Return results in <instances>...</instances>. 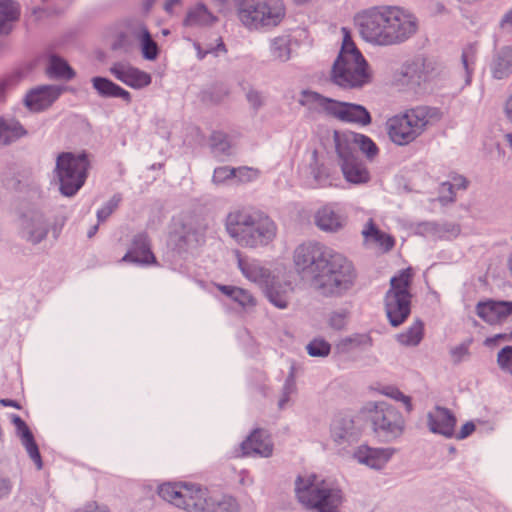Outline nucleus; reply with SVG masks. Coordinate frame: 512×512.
I'll list each match as a JSON object with an SVG mask.
<instances>
[{
  "instance_id": "1",
  "label": "nucleus",
  "mask_w": 512,
  "mask_h": 512,
  "mask_svg": "<svg viewBox=\"0 0 512 512\" xmlns=\"http://www.w3.org/2000/svg\"><path fill=\"white\" fill-rule=\"evenodd\" d=\"M299 273L312 279L313 286L325 296L340 295L354 283L352 263L342 254L318 243L302 244L294 252Z\"/></svg>"
},
{
  "instance_id": "2",
  "label": "nucleus",
  "mask_w": 512,
  "mask_h": 512,
  "mask_svg": "<svg viewBox=\"0 0 512 512\" xmlns=\"http://www.w3.org/2000/svg\"><path fill=\"white\" fill-rule=\"evenodd\" d=\"M364 39L379 45L400 44L418 30V20L397 6L376 7L359 13L356 18Z\"/></svg>"
},
{
  "instance_id": "3",
  "label": "nucleus",
  "mask_w": 512,
  "mask_h": 512,
  "mask_svg": "<svg viewBox=\"0 0 512 512\" xmlns=\"http://www.w3.org/2000/svg\"><path fill=\"white\" fill-rule=\"evenodd\" d=\"M334 141L345 179L353 184L367 183L370 173L360 159L359 151L373 159L378 154L375 143L370 138L351 131L335 132Z\"/></svg>"
},
{
  "instance_id": "4",
  "label": "nucleus",
  "mask_w": 512,
  "mask_h": 512,
  "mask_svg": "<svg viewBox=\"0 0 512 512\" xmlns=\"http://www.w3.org/2000/svg\"><path fill=\"white\" fill-rule=\"evenodd\" d=\"M226 228L231 237L246 247L267 245L276 236L275 223L259 211L239 209L230 212Z\"/></svg>"
},
{
  "instance_id": "5",
  "label": "nucleus",
  "mask_w": 512,
  "mask_h": 512,
  "mask_svg": "<svg viewBox=\"0 0 512 512\" xmlns=\"http://www.w3.org/2000/svg\"><path fill=\"white\" fill-rule=\"evenodd\" d=\"M442 112L433 107L418 106L395 115L386 123L389 138L398 145L416 140L428 127L442 119Z\"/></svg>"
},
{
  "instance_id": "6",
  "label": "nucleus",
  "mask_w": 512,
  "mask_h": 512,
  "mask_svg": "<svg viewBox=\"0 0 512 512\" xmlns=\"http://www.w3.org/2000/svg\"><path fill=\"white\" fill-rule=\"evenodd\" d=\"M343 42L332 70L333 81L342 87H360L370 81L368 64L356 47L350 31L343 27Z\"/></svg>"
},
{
  "instance_id": "7",
  "label": "nucleus",
  "mask_w": 512,
  "mask_h": 512,
  "mask_svg": "<svg viewBox=\"0 0 512 512\" xmlns=\"http://www.w3.org/2000/svg\"><path fill=\"white\" fill-rule=\"evenodd\" d=\"M238 267L242 274L251 282L264 289L269 301L280 309L287 308L293 287L289 281L280 282V275L262 266L256 260H249L237 253Z\"/></svg>"
},
{
  "instance_id": "8",
  "label": "nucleus",
  "mask_w": 512,
  "mask_h": 512,
  "mask_svg": "<svg viewBox=\"0 0 512 512\" xmlns=\"http://www.w3.org/2000/svg\"><path fill=\"white\" fill-rule=\"evenodd\" d=\"M296 494L302 504L318 512H339L343 500L338 488L314 474L298 478Z\"/></svg>"
},
{
  "instance_id": "9",
  "label": "nucleus",
  "mask_w": 512,
  "mask_h": 512,
  "mask_svg": "<svg viewBox=\"0 0 512 512\" xmlns=\"http://www.w3.org/2000/svg\"><path fill=\"white\" fill-rule=\"evenodd\" d=\"M226 4L228 0H219ZM238 18L249 29L272 28L278 26L286 16V8L281 0H233Z\"/></svg>"
},
{
  "instance_id": "10",
  "label": "nucleus",
  "mask_w": 512,
  "mask_h": 512,
  "mask_svg": "<svg viewBox=\"0 0 512 512\" xmlns=\"http://www.w3.org/2000/svg\"><path fill=\"white\" fill-rule=\"evenodd\" d=\"M299 102L311 111L324 113L344 122L361 125L371 122V116L363 106L336 101L316 92L303 91Z\"/></svg>"
},
{
  "instance_id": "11",
  "label": "nucleus",
  "mask_w": 512,
  "mask_h": 512,
  "mask_svg": "<svg viewBox=\"0 0 512 512\" xmlns=\"http://www.w3.org/2000/svg\"><path fill=\"white\" fill-rule=\"evenodd\" d=\"M415 270L408 267L399 272L390 281V289L386 294L385 306L388 319L392 326L401 325L411 312V286Z\"/></svg>"
},
{
  "instance_id": "12",
  "label": "nucleus",
  "mask_w": 512,
  "mask_h": 512,
  "mask_svg": "<svg viewBox=\"0 0 512 512\" xmlns=\"http://www.w3.org/2000/svg\"><path fill=\"white\" fill-rule=\"evenodd\" d=\"M159 495L187 512H207L211 500L207 489L186 482L165 483L160 486Z\"/></svg>"
},
{
  "instance_id": "13",
  "label": "nucleus",
  "mask_w": 512,
  "mask_h": 512,
  "mask_svg": "<svg viewBox=\"0 0 512 512\" xmlns=\"http://www.w3.org/2000/svg\"><path fill=\"white\" fill-rule=\"evenodd\" d=\"M89 168V160L85 153L75 155L63 152L58 155L56 174L60 183V191L65 196H73L84 184Z\"/></svg>"
},
{
  "instance_id": "14",
  "label": "nucleus",
  "mask_w": 512,
  "mask_h": 512,
  "mask_svg": "<svg viewBox=\"0 0 512 512\" xmlns=\"http://www.w3.org/2000/svg\"><path fill=\"white\" fill-rule=\"evenodd\" d=\"M437 73L436 62L425 55L408 59L396 73V81L401 85L419 86L432 79Z\"/></svg>"
},
{
  "instance_id": "15",
  "label": "nucleus",
  "mask_w": 512,
  "mask_h": 512,
  "mask_svg": "<svg viewBox=\"0 0 512 512\" xmlns=\"http://www.w3.org/2000/svg\"><path fill=\"white\" fill-rule=\"evenodd\" d=\"M365 409L370 413L375 432H382L385 436L391 437H397L402 433L403 418L391 405L384 402L371 403Z\"/></svg>"
},
{
  "instance_id": "16",
  "label": "nucleus",
  "mask_w": 512,
  "mask_h": 512,
  "mask_svg": "<svg viewBox=\"0 0 512 512\" xmlns=\"http://www.w3.org/2000/svg\"><path fill=\"white\" fill-rule=\"evenodd\" d=\"M348 216L337 203L326 204L315 214V223L323 231L337 232L347 224Z\"/></svg>"
},
{
  "instance_id": "17",
  "label": "nucleus",
  "mask_w": 512,
  "mask_h": 512,
  "mask_svg": "<svg viewBox=\"0 0 512 512\" xmlns=\"http://www.w3.org/2000/svg\"><path fill=\"white\" fill-rule=\"evenodd\" d=\"M127 37H131L139 43L143 57L145 59L155 60L158 57V45L144 24L137 23L131 25L128 29L127 35L121 36L119 46L124 47L129 44Z\"/></svg>"
},
{
  "instance_id": "18",
  "label": "nucleus",
  "mask_w": 512,
  "mask_h": 512,
  "mask_svg": "<svg viewBox=\"0 0 512 512\" xmlns=\"http://www.w3.org/2000/svg\"><path fill=\"white\" fill-rule=\"evenodd\" d=\"M110 72L115 78L134 89L144 88L151 83L150 74L129 63L117 62L110 67Z\"/></svg>"
},
{
  "instance_id": "19",
  "label": "nucleus",
  "mask_w": 512,
  "mask_h": 512,
  "mask_svg": "<svg viewBox=\"0 0 512 512\" xmlns=\"http://www.w3.org/2000/svg\"><path fill=\"white\" fill-rule=\"evenodd\" d=\"M476 310L485 322L491 325L500 324L512 315V302L489 300L478 303Z\"/></svg>"
},
{
  "instance_id": "20",
  "label": "nucleus",
  "mask_w": 512,
  "mask_h": 512,
  "mask_svg": "<svg viewBox=\"0 0 512 512\" xmlns=\"http://www.w3.org/2000/svg\"><path fill=\"white\" fill-rule=\"evenodd\" d=\"M241 456L252 454L268 457L272 454L273 445L269 435L262 429L254 430L241 444Z\"/></svg>"
},
{
  "instance_id": "21",
  "label": "nucleus",
  "mask_w": 512,
  "mask_h": 512,
  "mask_svg": "<svg viewBox=\"0 0 512 512\" xmlns=\"http://www.w3.org/2000/svg\"><path fill=\"white\" fill-rule=\"evenodd\" d=\"M122 260L146 265L156 264V258L151 251L148 236L143 233L135 236L131 249Z\"/></svg>"
},
{
  "instance_id": "22",
  "label": "nucleus",
  "mask_w": 512,
  "mask_h": 512,
  "mask_svg": "<svg viewBox=\"0 0 512 512\" xmlns=\"http://www.w3.org/2000/svg\"><path fill=\"white\" fill-rule=\"evenodd\" d=\"M61 89L56 86H43L32 90L25 99L30 110L41 111L48 108L59 97Z\"/></svg>"
},
{
  "instance_id": "23",
  "label": "nucleus",
  "mask_w": 512,
  "mask_h": 512,
  "mask_svg": "<svg viewBox=\"0 0 512 512\" xmlns=\"http://www.w3.org/2000/svg\"><path fill=\"white\" fill-rule=\"evenodd\" d=\"M362 236L365 243L379 247L383 252H389L395 246L393 236L382 231L375 221L370 218L362 229Z\"/></svg>"
},
{
  "instance_id": "24",
  "label": "nucleus",
  "mask_w": 512,
  "mask_h": 512,
  "mask_svg": "<svg viewBox=\"0 0 512 512\" xmlns=\"http://www.w3.org/2000/svg\"><path fill=\"white\" fill-rule=\"evenodd\" d=\"M428 423L432 432L450 437L454 432L456 418L448 409L437 407L429 413Z\"/></svg>"
},
{
  "instance_id": "25",
  "label": "nucleus",
  "mask_w": 512,
  "mask_h": 512,
  "mask_svg": "<svg viewBox=\"0 0 512 512\" xmlns=\"http://www.w3.org/2000/svg\"><path fill=\"white\" fill-rule=\"evenodd\" d=\"M392 451L390 449H376L368 446H362L357 449L354 456L363 464L371 468L380 469L390 459Z\"/></svg>"
},
{
  "instance_id": "26",
  "label": "nucleus",
  "mask_w": 512,
  "mask_h": 512,
  "mask_svg": "<svg viewBox=\"0 0 512 512\" xmlns=\"http://www.w3.org/2000/svg\"><path fill=\"white\" fill-rule=\"evenodd\" d=\"M15 424L20 433L23 445L25 446L30 458L34 461L37 469H42V459L34 436L26 423L19 417L15 418Z\"/></svg>"
},
{
  "instance_id": "27",
  "label": "nucleus",
  "mask_w": 512,
  "mask_h": 512,
  "mask_svg": "<svg viewBox=\"0 0 512 512\" xmlns=\"http://www.w3.org/2000/svg\"><path fill=\"white\" fill-rule=\"evenodd\" d=\"M20 16L19 4L13 0H0V34L7 35L12 31L13 23Z\"/></svg>"
},
{
  "instance_id": "28",
  "label": "nucleus",
  "mask_w": 512,
  "mask_h": 512,
  "mask_svg": "<svg viewBox=\"0 0 512 512\" xmlns=\"http://www.w3.org/2000/svg\"><path fill=\"white\" fill-rule=\"evenodd\" d=\"M217 17L203 4L190 7L184 19V25L189 27H206L214 24Z\"/></svg>"
},
{
  "instance_id": "29",
  "label": "nucleus",
  "mask_w": 512,
  "mask_h": 512,
  "mask_svg": "<svg viewBox=\"0 0 512 512\" xmlns=\"http://www.w3.org/2000/svg\"><path fill=\"white\" fill-rule=\"evenodd\" d=\"M492 72L497 79H504L512 73V47H504L497 52Z\"/></svg>"
},
{
  "instance_id": "30",
  "label": "nucleus",
  "mask_w": 512,
  "mask_h": 512,
  "mask_svg": "<svg viewBox=\"0 0 512 512\" xmlns=\"http://www.w3.org/2000/svg\"><path fill=\"white\" fill-rule=\"evenodd\" d=\"M92 83L94 88L98 91V93L105 97H119L125 100L126 102L131 101L130 93L113 83L112 81L102 78V77H94L92 79Z\"/></svg>"
},
{
  "instance_id": "31",
  "label": "nucleus",
  "mask_w": 512,
  "mask_h": 512,
  "mask_svg": "<svg viewBox=\"0 0 512 512\" xmlns=\"http://www.w3.org/2000/svg\"><path fill=\"white\" fill-rule=\"evenodd\" d=\"M217 288L243 308L255 307L257 304L256 298L246 289L230 285H217Z\"/></svg>"
},
{
  "instance_id": "32",
  "label": "nucleus",
  "mask_w": 512,
  "mask_h": 512,
  "mask_svg": "<svg viewBox=\"0 0 512 512\" xmlns=\"http://www.w3.org/2000/svg\"><path fill=\"white\" fill-rule=\"evenodd\" d=\"M24 134L22 126L12 119H0V146L7 145Z\"/></svg>"
},
{
  "instance_id": "33",
  "label": "nucleus",
  "mask_w": 512,
  "mask_h": 512,
  "mask_svg": "<svg viewBox=\"0 0 512 512\" xmlns=\"http://www.w3.org/2000/svg\"><path fill=\"white\" fill-rule=\"evenodd\" d=\"M424 335V324L422 321H416L406 332L398 336L401 344L407 346H416L420 343Z\"/></svg>"
},
{
  "instance_id": "34",
  "label": "nucleus",
  "mask_w": 512,
  "mask_h": 512,
  "mask_svg": "<svg viewBox=\"0 0 512 512\" xmlns=\"http://www.w3.org/2000/svg\"><path fill=\"white\" fill-rule=\"evenodd\" d=\"M353 421L347 417H337L332 423V435L337 443H341L352 434Z\"/></svg>"
},
{
  "instance_id": "35",
  "label": "nucleus",
  "mask_w": 512,
  "mask_h": 512,
  "mask_svg": "<svg viewBox=\"0 0 512 512\" xmlns=\"http://www.w3.org/2000/svg\"><path fill=\"white\" fill-rule=\"evenodd\" d=\"M48 72L64 79H71L75 74L65 60L55 55H52L49 59Z\"/></svg>"
},
{
  "instance_id": "36",
  "label": "nucleus",
  "mask_w": 512,
  "mask_h": 512,
  "mask_svg": "<svg viewBox=\"0 0 512 512\" xmlns=\"http://www.w3.org/2000/svg\"><path fill=\"white\" fill-rule=\"evenodd\" d=\"M207 508V512H239L238 503L230 496H224L221 499L211 497Z\"/></svg>"
},
{
  "instance_id": "37",
  "label": "nucleus",
  "mask_w": 512,
  "mask_h": 512,
  "mask_svg": "<svg viewBox=\"0 0 512 512\" xmlns=\"http://www.w3.org/2000/svg\"><path fill=\"white\" fill-rule=\"evenodd\" d=\"M477 47L475 44H468L463 48L462 64L466 71L467 82L470 81L471 74L474 69Z\"/></svg>"
},
{
  "instance_id": "38",
  "label": "nucleus",
  "mask_w": 512,
  "mask_h": 512,
  "mask_svg": "<svg viewBox=\"0 0 512 512\" xmlns=\"http://www.w3.org/2000/svg\"><path fill=\"white\" fill-rule=\"evenodd\" d=\"M307 351L314 357H326L331 351V345L324 339L316 338L307 345Z\"/></svg>"
},
{
  "instance_id": "39",
  "label": "nucleus",
  "mask_w": 512,
  "mask_h": 512,
  "mask_svg": "<svg viewBox=\"0 0 512 512\" xmlns=\"http://www.w3.org/2000/svg\"><path fill=\"white\" fill-rule=\"evenodd\" d=\"M28 240L36 244L43 240L47 234V229L41 219L34 220L28 227Z\"/></svg>"
},
{
  "instance_id": "40",
  "label": "nucleus",
  "mask_w": 512,
  "mask_h": 512,
  "mask_svg": "<svg viewBox=\"0 0 512 512\" xmlns=\"http://www.w3.org/2000/svg\"><path fill=\"white\" fill-rule=\"evenodd\" d=\"M499 367L512 375V346L504 347L497 356Z\"/></svg>"
},
{
  "instance_id": "41",
  "label": "nucleus",
  "mask_w": 512,
  "mask_h": 512,
  "mask_svg": "<svg viewBox=\"0 0 512 512\" xmlns=\"http://www.w3.org/2000/svg\"><path fill=\"white\" fill-rule=\"evenodd\" d=\"M272 50L279 59H288L289 57L288 42L285 38H275L272 42Z\"/></svg>"
},
{
  "instance_id": "42",
  "label": "nucleus",
  "mask_w": 512,
  "mask_h": 512,
  "mask_svg": "<svg viewBox=\"0 0 512 512\" xmlns=\"http://www.w3.org/2000/svg\"><path fill=\"white\" fill-rule=\"evenodd\" d=\"M348 313L345 310L333 312L328 319L329 326L335 330H341L345 327Z\"/></svg>"
},
{
  "instance_id": "43",
  "label": "nucleus",
  "mask_w": 512,
  "mask_h": 512,
  "mask_svg": "<svg viewBox=\"0 0 512 512\" xmlns=\"http://www.w3.org/2000/svg\"><path fill=\"white\" fill-rule=\"evenodd\" d=\"M235 168L219 167L216 168L213 175V181L217 184L225 183L227 180L234 178Z\"/></svg>"
},
{
  "instance_id": "44",
  "label": "nucleus",
  "mask_w": 512,
  "mask_h": 512,
  "mask_svg": "<svg viewBox=\"0 0 512 512\" xmlns=\"http://www.w3.org/2000/svg\"><path fill=\"white\" fill-rule=\"evenodd\" d=\"M235 171L234 178H238L240 182H250L258 176V171L253 168L239 167L235 168Z\"/></svg>"
},
{
  "instance_id": "45",
  "label": "nucleus",
  "mask_w": 512,
  "mask_h": 512,
  "mask_svg": "<svg viewBox=\"0 0 512 512\" xmlns=\"http://www.w3.org/2000/svg\"><path fill=\"white\" fill-rule=\"evenodd\" d=\"M455 191L451 182H444L439 188V199L441 202H452L454 200Z\"/></svg>"
},
{
  "instance_id": "46",
  "label": "nucleus",
  "mask_w": 512,
  "mask_h": 512,
  "mask_svg": "<svg viewBox=\"0 0 512 512\" xmlns=\"http://www.w3.org/2000/svg\"><path fill=\"white\" fill-rule=\"evenodd\" d=\"M386 395H389L390 397L396 399V400H400L402 401L405 406H406V409L408 412H410L412 410V404H411V399L408 397V396H405L402 392H400L399 390L397 389H394V388H389L386 392H385Z\"/></svg>"
},
{
  "instance_id": "47",
  "label": "nucleus",
  "mask_w": 512,
  "mask_h": 512,
  "mask_svg": "<svg viewBox=\"0 0 512 512\" xmlns=\"http://www.w3.org/2000/svg\"><path fill=\"white\" fill-rule=\"evenodd\" d=\"M218 40H219V43H218V45H217V47H216V48H214V47H208V48H206V49H203L199 43H196V44H195V47H196V49H197V51H198V57H199V59H203V58L205 57V55H206V54H208V53H212V52H216V51H218V50H221V51H223V52H226V47H225V44L223 43L222 39H221V38H219Z\"/></svg>"
},
{
  "instance_id": "48",
  "label": "nucleus",
  "mask_w": 512,
  "mask_h": 512,
  "mask_svg": "<svg viewBox=\"0 0 512 512\" xmlns=\"http://www.w3.org/2000/svg\"><path fill=\"white\" fill-rule=\"evenodd\" d=\"M74 512H110V510L107 506L100 505L97 502H90Z\"/></svg>"
},
{
  "instance_id": "49",
  "label": "nucleus",
  "mask_w": 512,
  "mask_h": 512,
  "mask_svg": "<svg viewBox=\"0 0 512 512\" xmlns=\"http://www.w3.org/2000/svg\"><path fill=\"white\" fill-rule=\"evenodd\" d=\"M118 201L111 200L105 207L98 212L99 221L106 220L117 208Z\"/></svg>"
},
{
  "instance_id": "50",
  "label": "nucleus",
  "mask_w": 512,
  "mask_h": 512,
  "mask_svg": "<svg viewBox=\"0 0 512 512\" xmlns=\"http://www.w3.org/2000/svg\"><path fill=\"white\" fill-rule=\"evenodd\" d=\"M502 341H512V333L497 334L493 337H489L485 340L484 344L488 347H492Z\"/></svg>"
},
{
  "instance_id": "51",
  "label": "nucleus",
  "mask_w": 512,
  "mask_h": 512,
  "mask_svg": "<svg viewBox=\"0 0 512 512\" xmlns=\"http://www.w3.org/2000/svg\"><path fill=\"white\" fill-rule=\"evenodd\" d=\"M475 431V425L473 422H467L465 423L460 432L456 435V438L458 439H464L471 435Z\"/></svg>"
},
{
  "instance_id": "52",
  "label": "nucleus",
  "mask_w": 512,
  "mask_h": 512,
  "mask_svg": "<svg viewBox=\"0 0 512 512\" xmlns=\"http://www.w3.org/2000/svg\"><path fill=\"white\" fill-rule=\"evenodd\" d=\"M247 99L255 108L261 106L262 104V96L257 91H250L247 94Z\"/></svg>"
},
{
  "instance_id": "53",
  "label": "nucleus",
  "mask_w": 512,
  "mask_h": 512,
  "mask_svg": "<svg viewBox=\"0 0 512 512\" xmlns=\"http://www.w3.org/2000/svg\"><path fill=\"white\" fill-rule=\"evenodd\" d=\"M467 180L462 176H456L453 178V181L451 184L453 185L454 189H465L467 187Z\"/></svg>"
},
{
  "instance_id": "54",
  "label": "nucleus",
  "mask_w": 512,
  "mask_h": 512,
  "mask_svg": "<svg viewBox=\"0 0 512 512\" xmlns=\"http://www.w3.org/2000/svg\"><path fill=\"white\" fill-rule=\"evenodd\" d=\"M504 114L506 119L512 124V95L505 102Z\"/></svg>"
},
{
  "instance_id": "55",
  "label": "nucleus",
  "mask_w": 512,
  "mask_h": 512,
  "mask_svg": "<svg viewBox=\"0 0 512 512\" xmlns=\"http://www.w3.org/2000/svg\"><path fill=\"white\" fill-rule=\"evenodd\" d=\"M291 389H292V384L288 383L286 385V387H285L284 396L279 401V407L280 408H283L285 403L288 402V400H289V393H290Z\"/></svg>"
},
{
  "instance_id": "56",
  "label": "nucleus",
  "mask_w": 512,
  "mask_h": 512,
  "mask_svg": "<svg viewBox=\"0 0 512 512\" xmlns=\"http://www.w3.org/2000/svg\"><path fill=\"white\" fill-rule=\"evenodd\" d=\"M10 491V484L6 479H0V497L7 495Z\"/></svg>"
},
{
  "instance_id": "57",
  "label": "nucleus",
  "mask_w": 512,
  "mask_h": 512,
  "mask_svg": "<svg viewBox=\"0 0 512 512\" xmlns=\"http://www.w3.org/2000/svg\"><path fill=\"white\" fill-rule=\"evenodd\" d=\"M180 3V0H166L165 2V5H164V9L168 12V13H171L174 6L179 4Z\"/></svg>"
},
{
  "instance_id": "58",
  "label": "nucleus",
  "mask_w": 512,
  "mask_h": 512,
  "mask_svg": "<svg viewBox=\"0 0 512 512\" xmlns=\"http://www.w3.org/2000/svg\"><path fill=\"white\" fill-rule=\"evenodd\" d=\"M0 403H1L3 406H12V407L20 408V407H19V405H18L14 400H10V399H1V400H0Z\"/></svg>"
},
{
  "instance_id": "59",
  "label": "nucleus",
  "mask_w": 512,
  "mask_h": 512,
  "mask_svg": "<svg viewBox=\"0 0 512 512\" xmlns=\"http://www.w3.org/2000/svg\"><path fill=\"white\" fill-rule=\"evenodd\" d=\"M8 80H0V98H3Z\"/></svg>"
},
{
  "instance_id": "60",
  "label": "nucleus",
  "mask_w": 512,
  "mask_h": 512,
  "mask_svg": "<svg viewBox=\"0 0 512 512\" xmlns=\"http://www.w3.org/2000/svg\"><path fill=\"white\" fill-rule=\"evenodd\" d=\"M505 140L509 147L512 149V133H508L505 135Z\"/></svg>"
},
{
  "instance_id": "61",
  "label": "nucleus",
  "mask_w": 512,
  "mask_h": 512,
  "mask_svg": "<svg viewBox=\"0 0 512 512\" xmlns=\"http://www.w3.org/2000/svg\"><path fill=\"white\" fill-rule=\"evenodd\" d=\"M97 228H98L97 226H94V227L92 228V230L89 232L88 236H89V237H92V236L96 233Z\"/></svg>"
},
{
  "instance_id": "62",
  "label": "nucleus",
  "mask_w": 512,
  "mask_h": 512,
  "mask_svg": "<svg viewBox=\"0 0 512 512\" xmlns=\"http://www.w3.org/2000/svg\"><path fill=\"white\" fill-rule=\"evenodd\" d=\"M509 269H510V271L512 273V253H511V256L509 258Z\"/></svg>"
},
{
  "instance_id": "63",
  "label": "nucleus",
  "mask_w": 512,
  "mask_h": 512,
  "mask_svg": "<svg viewBox=\"0 0 512 512\" xmlns=\"http://www.w3.org/2000/svg\"><path fill=\"white\" fill-rule=\"evenodd\" d=\"M185 241H186V242L190 241V236H189V235H186V236H185Z\"/></svg>"
},
{
  "instance_id": "64",
  "label": "nucleus",
  "mask_w": 512,
  "mask_h": 512,
  "mask_svg": "<svg viewBox=\"0 0 512 512\" xmlns=\"http://www.w3.org/2000/svg\"><path fill=\"white\" fill-rule=\"evenodd\" d=\"M460 351H461V352H463V353H465V352H466V350H465V349H463V348H460Z\"/></svg>"
}]
</instances>
